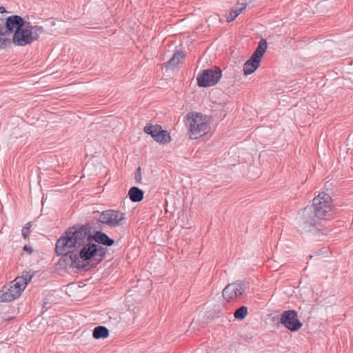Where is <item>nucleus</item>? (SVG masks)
I'll use <instances>...</instances> for the list:
<instances>
[{"label":"nucleus","instance_id":"nucleus-1","mask_svg":"<svg viewBox=\"0 0 353 353\" xmlns=\"http://www.w3.org/2000/svg\"><path fill=\"white\" fill-rule=\"evenodd\" d=\"M335 214L331 196L322 192L314 198L312 205H308L299 212V227L301 231L312 232L315 231L318 220L328 219Z\"/></svg>","mask_w":353,"mask_h":353},{"label":"nucleus","instance_id":"nucleus-2","mask_svg":"<svg viewBox=\"0 0 353 353\" xmlns=\"http://www.w3.org/2000/svg\"><path fill=\"white\" fill-rule=\"evenodd\" d=\"M89 230L85 225L73 226L68 228L63 235L59 237L55 244V252L59 256L63 257L61 259L66 265H74L78 261V254L76 250L71 251V249L80 248L85 243L88 237Z\"/></svg>","mask_w":353,"mask_h":353},{"label":"nucleus","instance_id":"nucleus-3","mask_svg":"<svg viewBox=\"0 0 353 353\" xmlns=\"http://www.w3.org/2000/svg\"><path fill=\"white\" fill-rule=\"evenodd\" d=\"M32 277L33 274L28 272H23L9 284L4 285L1 291L0 301L8 303L19 297Z\"/></svg>","mask_w":353,"mask_h":353},{"label":"nucleus","instance_id":"nucleus-4","mask_svg":"<svg viewBox=\"0 0 353 353\" xmlns=\"http://www.w3.org/2000/svg\"><path fill=\"white\" fill-rule=\"evenodd\" d=\"M43 32L42 26H32L30 22H26L23 26L15 30L12 42L17 46H24L37 41Z\"/></svg>","mask_w":353,"mask_h":353},{"label":"nucleus","instance_id":"nucleus-5","mask_svg":"<svg viewBox=\"0 0 353 353\" xmlns=\"http://www.w3.org/2000/svg\"><path fill=\"white\" fill-rule=\"evenodd\" d=\"M185 124L190 132V137L192 139L205 134L209 129L207 117L197 112L188 113L185 117Z\"/></svg>","mask_w":353,"mask_h":353},{"label":"nucleus","instance_id":"nucleus-6","mask_svg":"<svg viewBox=\"0 0 353 353\" xmlns=\"http://www.w3.org/2000/svg\"><path fill=\"white\" fill-rule=\"evenodd\" d=\"M106 253L107 248L99 245L88 243L83 245L77 254L78 259H81L83 261L94 259L97 262L96 265H97L102 261Z\"/></svg>","mask_w":353,"mask_h":353},{"label":"nucleus","instance_id":"nucleus-7","mask_svg":"<svg viewBox=\"0 0 353 353\" xmlns=\"http://www.w3.org/2000/svg\"><path fill=\"white\" fill-rule=\"evenodd\" d=\"M125 219V214L121 211L106 210L100 214L97 221L110 228H117L123 225Z\"/></svg>","mask_w":353,"mask_h":353},{"label":"nucleus","instance_id":"nucleus-8","mask_svg":"<svg viewBox=\"0 0 353 353\" xmlns=\"http://www.w3.org/2000/svg\"><path fill=\"white\" fill-rule=\"evenodd\" d=\"M221 77V70L217 67L206 69L197 75V84L199 87H210L216 84Z\"/></svg>","mask_w":353,"mask_h":353},{"label":"nucleus","instance_id":"nucleus-9","mask_svg":"<svg viewBox=\"0 0 353 353\" xmlns=\"http://www.w3.org/2000/svg\"><path fill=\"white\" fill-rule=\"evenodd\" d=\"M248 287V283L238 281L226 285L222 291V295L226 301H234L243 294Z\"/></svg>","mask_w":353,"mask_h":353},{"label":"nucleus","instance_id":"nucleus-10","mask_svg":"<svg viewBox=\"0 0 353 353\" xmlns=\"http://www.w3.org/2000/svg\"><path fill=\"white\" fill-rule=\"evenodd\" d=\"M280 323L291 332L299 330L303 323L298 319V313L294 310L284 311L280 317Z\"/></svg>","mask_w":353,"mask_h":353},{"label":"nucleus","instance_id":"nucleus-11","mask_svg":"<svg viewBox=\"0 0 353 353\" xmlns=\"http://www.w3.org/2000/svg\"><path fill=\"white\" fill-rule=\"evenodd\" d=\"M26 23V22L18 15L8 17L4 22L6 34L11 33L14 29L16 30L21 28Z\"/></svg>","mask_w":353,"mask_h":353},{"label":"nucleus","instance_id":"nucleus-12","mask_svg":"<svg viewBox=\"0 0 353 353\" xmlns=\"http://www.w3.org/2000/svg\"><path fill=\"white\" fill-rule=\"evenodd\" d=\"M94 240L98 244L105 246H111L114 244V241L110 239L106 234L101 231H97L92 236L88 235V240Z\"/></svg>","mask_w":353,"mask_h":353},{"label":"nucleus","instance_id":"nucleus-13","mask_svg":"<svg viewBox=\"0 0 353 353\" xmlns=\"http://www.w3.org/2000/svg\"><path fill=\"white\" fill-rule=\"evenodd\" d=\"M260 61L251 57L245 61L243 65V73L245 75H250L253 73L260 65Z\"/></svg>","mask_w":353,"mask_h":353},{"label":"nucleus","instance_id":"nucleus-14","mask_svg":"<svg viewBox=\"0 0 353 353\" xmlns=\"http://www.w3.org/2000/svg\"><path fill=\"white\" fill-rule=\"evenodd\" d=\"M267 50V42L265 39H261L256 49L252 54V57L253 59H256L261 61V57H263V54Z\"/></svg>","mask_w":353,"mask_h":353},{"label":"nucleus","instance_id":"nucleus-15","mask_svg":"<svg viewBox=\"0 0 353 353\" xmlns=\"http://www.w3.org/2000/svg\"><path fill=\"white\" fill-rule=\"evenodd\" d=\"M144 192L137 187H132L128 191V196L132 202H139L143 199Z\"/></svg>","mask_w":353,"mask_h":353},{"label":"nucleus","instance_id":"nucleus-16","mask_svg":"<svg viewBox=\"0 0 353 353\" xmlns=\"http://www.w3.org/2000/svg\"><path fill=\"white\" fill-rule=\"evenodd\" d=\"M92 336L95 339H106L109 336V330L105 326H97L94 327Z\"/></svg>","mask_w":353,"mask_h":353},{"label":"nucleus","instance_id":"nucleus-17","mask_svg":"<svg viewBox=\"0 0 353 353\" xmlns=\"http://www.w3.org/2000/svg\"><path fill=\"white\" fill-rule=\"evenodd\" d=\"M185 57V54L182 51H176L172 57L166 63L167 67L173 68L176 66Z\"/></svg>","mask_w":353,"mask_h":353},{"label":"nucleus","instance_id":"nucleus-18","mask_svg":"<svg viewBox=\"0 0 353 353\" xmlns=\"http://www.w3.org/2000/svg\"><path fill=\"white\" fill-rule=\"evenodd\" d=\"M154 139L161 144H166L170 141L171 138L167 130H161V131H159V134L155 135Z\"/></svg>","mask_w":353,"mask_h":353},{"label":"nucleus","instance_id":"nucleus-19","mask_svg":"<svg viewBox=\"0 0 353 353\" xmlns=\"http://www.w3.org/2000/svg\"><path fill=\"white\" fill-rule=\"evenodd\" d=\"M161 130H162V128L159 125H147L144 127V132L148 134H150L153 139L157 134H159V131H161Z\"/></svg>","mask_w":353,"mask_h":353},{"label":"nucleus","instance_id":"nucleus-20","mask_svg":"<svg viewBox=\"0 0 353 353\" xmlns=\"http://www.w3.org/2000/svg\"><path fill=\"white\" fill-rule=\"evenodd\" d=\"M248 314V308L247 307L243 305L236 310L234 313V316L236 319L243 320L244 319Z\"/></svg>","mask_w":353,"mask_h":353},{"label":"nucleus","instance_id":"nucleus-21","mask_svg":"<svg viewBox=\"0 0 353 353\" xmlns=\"http://www.w3.org/2000/svg\"><path fill=\"white\" fill-rule=\"evenodd\" d=\"M246 3H238L236 6L232 9L235 14L238 13V16L246 8Z\"/></svg>","mask_w":353,"mask_h":353},{"label":"nucleus","instance_id":"nucleus-22","mask_svg":"<svg viewBox=\"0 0 353 353\" xmlns=\"http://www.w3.org/2000/svg\"><path fill=\"white\" fill-rule=\"evenodd\" d=\"M12 41L8 38L0 37V49H5L11 44Z\"/></svg>","mask_w":353,"mask_h":353},{"label":"nucleus","instance_id":"nucleus-23","mask_svg":"<svg viewBox=\"0 0 353 353\" xmlns=\"http://www.w3.org/2000/svg\"><path fill=\"white\" fill-rule=\"evenodd\" d=\"M31 227V223L28 222L21 230V234L24 239H26L30 234V228Z\"/></svg>","mask_w":353,"mask_h":353},{"label":"nucleus","instance_id":"nucleus-24","mask_svg":"<svg viewBox=\"0 0 353 353\" xmlns=\"http://www.w3.org/2000/svg\"><path fill=\"white\" fill-rule=\"evenodd\" d=\"M67 268V266H65ZM92 266H68V269H76V270H73L74 272H78L81 271H88L90 270V268H92Z\"/></svg>","mask_w":353,"mask_h":353},{"label":"nucleus","instance_id":"nucleus-25","mask_svg":"<svg viewBox=\"0 0 353 353\" xmlns=\"http://www.w3.org/2000/svg\"><path fill=\"white\" fill-rule=\"evenodd\" d=\"M238 17V13L235 14L233 10H232L230 13L227 15V21L228 22H231L234 21L236 17Z\"/></svg>","mask_w":353,"mask_h":353},{"label":"nucleus","instance_id":"nucleus-26","mask_svg":"<svg viewBox=\"0 0 353 353\" xmlns=\"http://www.w3.org/2000/svg\"><path fill=\"white\" fill-rule=\"evenodd\" d=\"M135 179L137 182H140L141 179V168L139 167L135 172Z\"/></svg>","mask_w":353,"mask_h":353},{"label":"nucleus","instance_id":"nucleus-27","mask_svg":"<svg viewBox=\"0 0 353 353\" xmlns=\"http://www.w3.org/2000/svg\"><path fill=\"white\" fill-rule=\"evenodd\" d=\"M5 27H4V21L2 19H0V35H5Z\"/></svg>","mask_w":353,"mask_h":353},{"label":"nucleus","instance_id":"nucleus-28","mask_svg":"<svg viewBox=\"0 0 353 353\" xmlns=\"http://www.w3.org/2000/svg\"><path fill=\"white\" fill-rule=\"evenodd\" d=\"M23 250L28 251L29 253L32 252V248L30 246L25 245L23 247Z\"/></svg>","mask_w":353,"mask_h":353},{"label":"nucleus","instance_id":"nucleus-29","mask_svg":"<svg viewBox=\"0 0 353 353\" xmlns=\"http://www.w3.org/2000/svg\"><path fill=\"white\" fill-rule=\"evenodd\" d=\"M4 12H6L5 8L2 6L0 7V13H3Z\"/></svg>","mask_w":353,"mask_h":353}]
</instances>
